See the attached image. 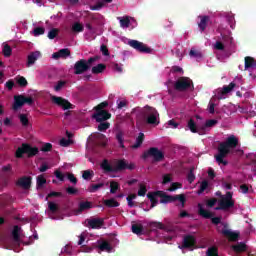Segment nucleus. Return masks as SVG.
<instances>
[{"instance_id": "1", "label": "nucleus", "mask_w": 256, "mask_h": 256, "mask_svg": "<svg viewBox=\"0 0 256 256\" xmlns=\"http://www.w3.org/2000/svg\"><path fill=\"white\" fill-rule=\"evenodd\" d=\"M217 123V120H207L205 123L203 122V119L199 116H196L195 118H191L188 122V129L192 133H199V135H203V131H206L209 129V127H215V124Z\"/></svg>"}, {"instance_id": "2", "label": "nucleus", "mask_w": 256, "mask_h": 256, "mask_svg": "<svg viewBox=\"0 0 256 256\" xmlns=\"http://www.w3.org/2000/svg\"><path fill=\"white\" fill-rule=\"evenodd\" d=\"M239 143V139L235 137L234 135H230L225 143H221L218 148V155L216 156V161H222L223 157H226L237 147Z\"/></svg>"}, {"instance_id": "3", "label": "nucleus", "mask_w": 256, "mask_h": 256, "mask_svg": "<svg viewBox=\"0 0 256 256\" xmlns=\"http://www.w3.org/2000/svg\"><path fill=\"white\" fill-rule=\"evenodd\" d=\"M101 169L104 173H119V171H125V169H129V171H133L135 169V164H127L125 161L118 162L115 166L109 164V161H103L100 164Z\"/></svg>"}, {"instance_id": "4", "label": "nucleus", "mask_w": 256, "mask_h": 256, "mask_svg": "<svg viewBox=\"0 0 256 256\" xmlns=\"http://www.w3.org/2000/svg\"><path fill=\"white\" fill-rule=\"evenodd\" d=\"M158 197H160V203L167 204V203H174V201H179L181 203L182 207H185V203L187 201V198L185 197V194H178V195H167L164 191L158 190L157 191Z\"/></svg>"}, {"instance_id": "5", "label": "nucleus", "mask_w": 256, "mask_h": 256, "mask_svg": "<svg viewBox=\"0 0 256 256\" xmlns=\"http://www.w3.org/2000/svg\"><path fill=\"white\" fill-rule=\"evenodd\" d=\"M37 153H39V148L31 144L24 143L17 148L15 156L17 159H22L23 155H27V157H35Z\"/></svg>"}, {"instance_id": "6", "label": "nucleus", "mask_w": 256, "mask_h": 256, "mask_svg": "<svg viewBox=\"0 0 256 256\" xmlns=\"http://www.w3.org/2000/svg\"><path fill=\"white\" fill-rule=\"evenodd\" d=\"M109 104L107 102H102L95 109L96 113L92 115V119H95L97 123H101L102 121H107V119H111V114L103 109L107 107Z\"/></svg>"}, {"instance_id": "7", "label": "nucleus", "mask_w": 256, "mask_h": 256, "mask_svg": "<svg viewBox=\"0 0 256 256\" xmlns=\"http://www.w3.org/2000/svg\"><path fill=\"white\" fill-rule=\"evenodd\" d=\"M144 115L146 118V123H148V125H159V112H157L155 108L146 106L144 110Z\"/></svg>"}, {"instance_id": "8", "label": "nucleus", "mask_w": 256, "mask_h": 256, "mask_svg": "<svg viewBox=\"0 0 256 256\" xmlns=\"http://www.w3.org/2000/svg\"><path fill=\"white\" fill-rule=\"evenodd\" d=\"M198 215L204 219H211L213 225H219L221 223V217H213V213L209 210H205L201 203L198 204Z\"/></svg>"}, {"instance_id": "9", "label": "nucleus", "mask_w": 256, "mask_h": 256, "mask_svg": "<svg viewBox=\"0 0 256 256\" xmlns=\"http://www.w3.org/2000/svg\"><path fill=\"white\" fill-rule=\"evenodd\" d=\"M237 85H241L240 77H236L234 82L230 83L229 86H225L222 90H218V93L221 94H216L217 99H225L227 97V93H231Z\"/></svg>"}, {"instance_id": "10", "label": "nucleus", "mask_w": 256, "mask_h": 256, "mask_svg": "<svg viewBox=\"0 0 256 256\" xmlns=\"http://www.w3.org/2000/svg\"><path fill=\"white\" fill-rule=\"evenodd\" d=\"M97 59H99V57L90 58L88 60V63L85 60H80V61L76 62L75 66H74L75 74L81 75V73H85V71H87V69H89V65H91V63H93V61H97Z\"/></svg>"}, {"instance_id": "11", "label": "nucleus", "mask_w": 256, "mask_h": 256, "mask_svg": "<svg viewBox=\"0 0 256 256\" xmlns=\"http://www.w3.org/2000/svg\"><path fill=\"white\" fill-rule=\"evenodd\" d=\"M244 69L245 71H249L250 73V77L251 79H256V59L251 57V56H247L244 59Z\"/></svg>"}, {"instance_id": "12", "label": "nucleus", "mask_w": 256, "mask_h": 256, "mask_svg": "<svg viewBox=\"0 0 256 256\" xmlns=\"http://www.w3.org/2000/svg\"><path fill=\"white\" fill-rule=\"evenodd\" d=\"M151 157L152 159H155V161H162L165 154H163V151L159 150L158 148H150L142 155V159H151Z\"/></svg>"}, {"instance_id": "13", "label": "nucleus", "mask_w": 256, "mask_h": 256, "mask_svg": "<svg viewBox=\"0 0 256 256\" xmlns=\"http://www.w3.org/2000/svg\"><path fill=\"white\" fill-rule=\"evenodd\" d=\"M33 103V98L31 97H25V96H15L14 97V105L13 109L14 111H17V109H21L22 105H31Z\"/></svg>"}, {"instance_id": "14", "label": "nucleus", "mask_w": 256, "mask_h": 256, "mask_svg": "<svg viewBox=\"0 0 256 256\" xmlns=\"http://www.w3.org/2000/svg\"><path fill=\"white\" fill-rule=\"evenodd\" d=\"M118 21L120 22V27L122 29H135L137 27V21H135V18L129 17V16H124V17H118Z\"/></svg>"}, {"instance_id": "15", "label": "nucleus", "mask_w": 256, "mask_h": 256, "mask_svg": "<svg viewBox=\"0 0 256 256\" xmlns=\"http://www.w3.org/2000/svg\"><path fill=\"white\" fill-rule=\"evenodd\" d=\"M235 207V200H226L221 198L218 202V206L215 208V211H229Z\"/></svg>"}, {"instance_id": "16", "label": "nucleus", "mask_w": 256, "mask_h": 256, "mask_svg": "<svg viewBox=\"0 0 256 256\" xmlns=\"http://www.w3.org/2000/svg\"><path fill=\"white\" fill-rule=\"evenodd\" d=\"M197 245V239L193 235H186L183 238L182 245L179 246V249H191L193 251V247Z\"/></svg>"}, {"instance_id": "17", "label": "nucleus", "mask_w": 256, "mask_h": 256, "mask_svg": "<svg viewBox=\"0 0 256 256\" xmlns=\"http://www.w3.org/2000/svg\"><path fill=\"white\" fill-rule=\"evenodd\" d=\"M128 45L136 51H140V53H151V49L148 48L143 42H139L137 40H129Z\"/></svg>"}, {"instance_id": "18", "label": "nucleus", "mask_w": 256, "mask_h": 256, "mask_svg": "<svg viewBox=\"0 0 256 256\" xmlns=\"http://www.w3.org/2000/svg\"><path fill=\"white\" fill-rule=\"evenodd\" d=\"M193 82L189 78H181L175 83V89L177 91H185V89H191Z\"/></svg>"}, {"instance_id": "19", "label": "nucleus", "mask_w": 256, "mask_h": 256, "mask_svg": "<svg viewBox=\"0 0 256 256\" xmlns=\"http://www.w3.org/2000/svg\"><path fill=\"white\" fill-rule=\"evenodd\" d=\"M90 139L95 140L96 145H99V147H105L107 145V137L99 132L91 134Z\"/></svg>"}, {"instance_id": "20", "label": "nucleus", "mask_w": 256, "mask_h": 256, "mask_svg": "<svg viewBox=\"0 0 256 256\" xmlns=\"http://www.w3.org/2000/svg\"><path fill=\"white\" fill-rule=\"evenodd\" d=\"M52 101L56 105H59V107H62V109H64V111L67 109H73V105L71 103H69V101H67L61 97L52 96Z\"/></svg>"}, {"instance_id": "21", "label": "nucleus", "mask_w": 256, "mask_h": 256, "mask_svg": "<svg viewBox=\"0 0 256 256\" xmlns=\"http://www.w3.org/2000/svg\"><path fill=\"white\" fill-rule=\"evenodd\" d=\"M87 223L90 229H101L105 225V220L103 218H92L87 219Z\"/></svg>"}, {"instance_id": "22", "label": "nucleus", "mask_w": 256, "mask_h": 256, "mask_svg": "<svg viewBox=\"0 0 256 256\" xmlns=\"http://www.w3.org/2000/svg\"><path fill=\"white\" fill-rule=\"evenodd\" d=\"M31 176H23L19 178L16 182L17 187H22V189H31Z\"/></svg>"}, {"instance_id": "23", "label": "nucleus", "mask_w": 256, "mask_h": 256, "mask_svg": "<svg viewBox=\"0 0 256 256\" xmlns=\"http://www.w3.org/2000/svg\"><path fill=\"white\" fill-rule=\"evenodd\" d=\"M159 197V194L157 191L154 192H148L147 198L150 200L151 206L150 209H153V207H157L159 200L157 199Z\"/></svg>"}, {"instance_id": "24", "label": "nucleus", "mask_w": 256, "mask_h": 256, "mask_svg": "<svg viewBox=\"0 0 256 256\" xmlns=\"http://www.w3.org/2000/svg\"><path fill=\"white\" fill-rule=\"evenodd\" d=\"M222 235H224V237H227L229 241H237V239H239V233L233 232L229 229L222 230Z\"/></svg>"}, {"instance_id": "25", "label": "nucleus", "mask_w": 256, "mask_h": 256, "mask_svg": "<svg viewBox=\"0 0 256 256\" xmlns=\"http://www.w3.org/2000/svg\"><path fill=\"white\" fill-rule=\"evenodd\" d=\"M69 55H71V52L69 51V49L65 48V49H61L59 52H55L54 54H52V58L66 59V57H69Z\"/></svg>"}, {"instance_id": "26", "label": "nucleus", "mask_w": 256, "mask_h": 256, "mask_svg": "<svg viewBox=\"0 0 256 256\" xmlns=\"http://www.w3.org/2000/svg\"><path fill=\"white\" fill-rule=\"evenodd\" d=\"M39 57H41V52H39V51L30 53L28 56L27 66L31 67V65H34L35 61H37V59H39Z\"/></svg>"}, {"instance_id": "27", "label": "nucleus", "mask_w": 256, "mask_h": 256, "mask_svg": "<svg viewBox=\"0 0 256 256\" xmlns=\"http://www.w3.org/2000/svg\"><path fill=\"white\" fill-rule=\"evenodd\" d=\"M89 209H93V203L89 201H82L79 203L78 213H83V211H87Z\"/></svg>"}, {"instance_id": "28", "label": "nucleus", "mask_w": 256, "mask_h": 256, "mask_svg": "<svg viewBox=\"0 0 256 256\" xmlns=\"http://www.w3.org/2000/svg\"><path fill=\"white\" fill-rule=\"evenodd\" d=\"M21 231V227L15 225L12 230V238L15 243H19L21 241V236L19 235Z\"/></svg>"}, {"instance_id": "29", "label": "nucleus", "mask_w": 256, "mask_h": 256, "mask_svg": "<svg viewBox=\"0 0 256 256\" xmlns=\"http://www.w3.org/2000/svg\"><path fill=\"white\" fill-rule=\"evenodd\" d=\"M105 187V183L101 182L98 184H90V187H88L89 193H97L99 189H103Z\"/></svg>"}, {"instance_id": "30", "label": "nucleus", "mask_w": 256, "mask_h": 256, "mask_svg": "<svg viewBox=\"0 0 256 256\" xmlns=\"http://www.w3.org/2000/svg\"><path fill=\"white\" fill-rule=\"evenodd\" d=\"M107 69V66L105 64H98L94 67H92V73L94 75H99V73H103Z\"/></svg>"}, {"instance_id": "31", "label": "nucleus", "mask_w": 256, "mask_h": 256, "mask_svg": "<svg viewBox=\"0 0 256 256\" xmlns=\"http://www.w3.org/2000/svg\"><path fill=\"white\" fill-rule=\"evenodd\" d=\"M98 249H100V251H107L108 253H111V250L113 249L111 247V244H109V242L107 241H102L99 245H98Z\"/></svg>"}, {"instance_id": "32", "label": "nucleus", "mask_w": 256, "mask_h": 256, "mask_svg": "<svg viewBox=\"0 0 256 256\" xmlns=\"http://www.w3.org/2000/svg\"><path fill=\"white\" fill-rule=\"evenodd\" d=\"M132 233L135 235H143V224H132Z\"/></svg>"}, {"instance_id": "33", "label": "nucleus", "mask_w": 256, "mask_h": 256, "mask_svg": "<svg viewBox=\"0 0 256 256\" xmlns=\"http://www.w3.org/2000/svg\"><path fill=\"white\" fill-rule=\"evenodd\" d=\"M233 250L236 253H243L247 251V245L245 243H239L233 246Z\"/></svg>"}, {"instance_id": "34", "label": "nucleus", "mask_w": 256, "mask_h": 256, "mask_svg": "<svg viewBox=\"0 0 256 256\" xmlns=\"http://www.w3.org/2000/svg\"><path fill=\"white\" fill-rule=\"evenodd\" d=\"M94 176H95V172H93V170H85L82 173V178L85 181H91V179H93Z\"/></svg>"}, {"instance_id": "35", "label": "nucleus", "mask_w": 256, "mask_h": 256, "mask_svg": "<svg viewBox=\"0 0 256 256\" xmlns=\"http://www.w3.org/2000/svg\"><path fill=\"white\" fill-rule=\"evenodd\" d=\"M205 256H219V249L217 248V246L209 247L206 251Z\"/></svg>"}, {"instance_id": "36", "label": "nucleus", "mask_w": 256, "mask_h": 256, "mask_svg": "<svg viewBox=\"0 0 256 256\" xmlns=\"http://www.w3.org/2000/svg\"><path fill=\"white\" fill-rule=\"evenodd\" d=\"M145 135L143 134V132H140L137 139H136V142L135 144L132 146L133 149H138V147L140 145H143V139H144Z\"/></svg>"}, {"instance_id": "37", "label": "nucleus", "mask_w": 256, "mask_h": 256, "mask_svg": "<svg viewBox=\"0 0 256 256\" xmlns=\"http://www.w3.org/2000/svg\"><path fill=\"white\" fill-rule=\"evenodd\" d=\"M104 205L106 207H119V202H117V200H115L114 198L106 199L104 200Z\"/></svg>"}, {"instance_id": "38", "label": "nucleus", "mask_w": 256, "mask_h": 256, "mask_svg": "<svg viewBox=\"0 0 256 256\" xmlns=\"http://www.w3.org/2000/svg\"><path fill=\"white\" fill-rule=\"evenodd\" d=\"M209 21V17L207 16H203L201 17V21L198 24V27L201 31H205L206 27H207V22Z\"/></svg>"}, {"instance_id": "39", "label": "nucleus", "mask_w": 256, "mask_h": 256, "mask_svg": "<svg viewBox=\"0 0 256 256\" xmlns=\"http://www.w3.org/2000/svg\"><path fill=\"white\" fill-rule=\"evenodd\" d=\"M19 119H20V123H22L23 127H27L29 125V115L20 114Z\"/></svg>"}, {"instance_id": "40", "label": "nucleus", "mask_w": 256, "mask_h": 256, "mask_svg": "<svg viewBox=\"0 0 256 256\" xmlns=\"http://www.w3.org/2000/svg\"><path fill=\"white\" fill-rule=\"evenodd\" d=\"M83 24L79 23V22H75L73 25H72V31L74 33H81L83 31Z\"/></svg>"}, {"instance_id": "41", "label": "nucleus", "mask_w": 256, "mask_h": 256, "mask_svg": "<svg viewBox=\"0 0 256 256\" xmlns=\"http://www.w3.org/2000/svg\"><path fill=\"white\" fill-rule=\"evenodd\" d=\"M181 187H183L182 183L173 182L168 188V191H170V193H173V191H177V189H181Z\"/></svg>"}, {"instance_id": "42", "label": "nucleus", "mask_w": 256, "mask_h": 256, "mask_svg": "<svg viewBox=\"0 0 256 256\" xmlns=\"http://www.w3.org/2000/svg\"><path fill=\"white\" fill-rule=\"evenodd\" d=\"M46 183H47V179H45L43 175H39L37 177L36 185L38 189L43 187V185H45Z\"/></svg>"}, {"instance_id": "43", "label": "nucleus", "mask_w": 256, "mask_h": 256, "mask_svg": "<svg viewBox=\"0 0 256 256\" xmlns=\"http://www.w3.org/2000/svg\"><path fill=\"white\" fill-rule=\"evenodd\" d=\"M147 195V186L145 184L139 185L138 197H145Z\"/></svg>"}, {"instance_id": "44", "label": "nucleus", "mask_w": 256, "mask_h": 256, "mask_svg": "<svg viewBox=\"0 0 256 256\" xmlns=\"http://www.w3.org/2000/svg\"><path fill=\"white\" fill-rule=\"evenodd\" d=\"M208 187H209V182H207V180L202 181L200 184V188L198 190V195H201L202 193H204L205 189H207Z\"/></svg>"}, {"instance_id": "45", "label": "nucleus", "mask_w": 256, "mask_h": 256, "mask_svg": "<svg viewBox=\"0 0 256 256\" xmlns=\"http://www.w3.org/2000/svg\"><path fill=\"white\" fill-rule=\"evenodd\" d=\"M165 127L166 129H177V127H179V123L175 122V120H169Z\"/></svg>"}, {"instance_id": "46", "label": "nucleus", "mask_w": 256, "mask_h": 256, "mask_svg": "<svg viewBox=\"0 0 256 256\" xmlns=\"http://www.w3.org/2000/svg\"><path fill=\"white\" fill-rule=\"evenodd\" d=\"M193 171H195V167L190 168V171L187 175V181L188 183H193V181H195V174L193 173Z\"/></svg>"}, {"instance_id": "47", "label": "nucleus", "mask_w": 256, "mask_h": 256, "mask_svg": "<svg viewBox=\"0 0 256 256\" xmlns=\"http://www.w3.org/2000/svg\"><path fill=\"white\" fill-rule=\"evenodd\" d=\"M2 53L4 57H11V53H12L11 47L7 44H4Z\"/></svg>"}, {"instance_id": "48", "label": "nucleus", "mask_w": 256, "mask_h": 256, "mask_svg": "<svg viewBox=\"0 0 256 256\" xmlns=\"http://www.w3.org/2000/svg\"><path fill=\"white\" fill-rule=\"evenodd\" d=\"M150 227L152 229H161V230H165V225L161 222H151L150 223Z\"/></svg>"}, {"instance_id": "49", "label": "nucleus", "mask_w": 256, "mask_h": 256, "mask_svg": "<svg viewBox=\"0 0 256 256\" xmlns=\"http://www.w3.org/2000/svg\"><path fill=\"white\" fill-rule=\"evenodd\" d=\"M45 33V28L43 27H37L32 31V35L34 37H39V35H43Z\"/></svg>"}, {"instance_id": "50", "label": "nucleus", "mask_w": 256, "mask_h": 256, "mask_svg": "<svg viewBox=\"0 0 256 256\" xmlns=\"http://www.w3.org/2000/svg\"><path fill=\"white\" fill-rule=\"evenodd\" d=\"M119 190V183L112 181L110 183V193L115 194Z\"/></svg>"}, {"instance_id": "51", "label": "nucleus", "mask_w": 256, "mask_h": 256, "mask_svg": "<svg viewBox=\"0 0 256 256\" xmlns=\"http://www.w3.org/2000/svg\"><path fill=\"white\" fill-rule=\"evenodd\" d=\"M48 209L52 213H57V211H59V206L54 202H48Z\"/></svg>"}, {"instance_id": "52", "label": "nucleus", "mask_w": 256, "mask_h": 256, "mask_svg": "<svg viewBox=\"0 0 256 256\" xmlns=\"http://www.w3.org/2000/svg\"><path fill=\"white\" fill-rule=\"evenodd\" d=\"M16 81H17L18 85H20L21 87H26V85H27V79H25V77H23V76L17 77Z\"/></svg>"}, {"instance_id": "53", "label": "nucleus", "mask_w": 256, "mask_h": 256, "mask_svg": "<svg viewBox=\"0 0 256 256\" xmlns=\"http://www.w3.org/2000/svg\"><path fill=\"white\" fill-rule=\"evenodd\" d=\"M54 175L56 178H58L59 181H65V174H63V172H61L60 170H56L54 172Z\"/></svg>"}, {"instance_id": "54", "label": "nucleus", "mask_w": 256, "mask_h": 256, "mask_svg": "<svg viewBox=\"0 0 256 256\" xmlns=\"http://www.w3.org/2000/svg\"><path fill=\"white\" fill-rule=\"evenodd\" d=\"M59 33L58 29H52L48 33V39H55L57 37V34Z\"/></svg>"}, {"instance_id": "55", "label": "nucleus", "mask_w": 256, "mask_h": 256, "mask_svg": "<svg viewBox=\"0 0 256 256\" xmlns=\"http://www.w3.org/2000/svg\"><path fill=\"white\" fill-rule=\"evenodd\" d=\"M190 57H196L197 59H201V57H203V55H201V52L192 49L190 50Z\"/></svg>"}, {"instance_id": "56", "label": "nucleus", "mask_w": 256, "mask_h": 256, "mask_svg": "<svg viewBox=\"0 0 256 256\" xmlns=\"http://www.w3.org/2000/svg\"><path fill=\"white\" fill-rule=\"evenodd\" d=\"M111 125L109 124V122H104V123H101L99 126H98V130L99 131H107V129H109Z\"/></svg>"}, {"instance_id": "57", "label": "nucleus", "mask_w": 256, "mask_h": 256, "mask_svg": "<svg viewBox=\"0 0 256 256\" xmlns=\"http://www.w3.org/2000/svg\"><path fill=\"white\" fill-rule=\"evenodd\" d=\"M67 179L70 181V183H73V185H77V177H75L74 174L68 173Z\"/></svg>"}, {"instance_id": "58", "label": "nucleus", "mask_w": 256, "mask_h": 256, "mask_svg": "<svg viewBox=\"0 0 256 256\" xmlns=\"http://www.w3.org/2000/svg\"><path fill=\"white\" fill-rule=\"evenodd\" d=\"M116 139H117V141L119 143V146L120 147H124V145H123V132H118L116 134Z\"/></svg>"}, {"instance_id": "59", "label": "nucleus", "mask_w": 256, "mask_h": 256, "mask_svg": "<svg viewBox=\"0 0 256 256\" xmlns=\"http://www.w3.org/2000/svg\"><path fill=\"white\" fill-rule=\"evenodd\" d=\"M66 193H68V195H77V193H79V190L77 188L68 187L66 188Z\"/></svg>"}, {"instance_id": "60", "label": "nucleus", "mask_w": 256, "mask_h": 256, "mask_svg": "<svg viewBox=\"0 0 256 256\" xmlns=\"http://www.w3.org/2000/svg\"><path fill=\"white\" fill-rule=\"evenodd\" d=\"M51 149H53V145H51V143H45L42 146L41 151H43L44 153H47V151H51Z\"/></svg>"}, {"instance_id": "61", "label": "nucleus", "mask_w": 256, "mask_h": 256, "mask_svg": "<svg viewBox=\"0 0 256 256\" xmlns=\"http://www.w3.org/2000/svg\"><path fill=\"white\" fill-rule=\"evenodd\" d=\"M60 145L62 147H69V145H71V139H65V138H62L60 140Z\"/></svg>"}, {"instance_id": "62", "label": "nucleus", "mask_w": 256, "mask_h": 256, "mask_svg": "<svg viewBox=\"0 0 256 256\" xmlns=\"http://www.w3.org/2000/svg\"><path fill=\"white\" fill-rule=\"evenodd\" d=\"M217 204V198H212L207 200L206 205L207 207H215V205Z\"/></svg>"}, {"instance_id": "63", "label": "nucleus", "mask_w": 256, "mask_h": 256, "mask_svg": "<svg viewBox=\"0 0 256 256\" xmlns=\"http://www.w3.org/2000/svg\"><path fill=\"white\" fill-rule=\"evenodd\" d=\"M51 197H63V193L61 192H50L48 195H47V199L51 198Z\"/></svg>"}, {"instance_id": "64", "label": "nucleus", "mask_w": 256, "mask_h": 256, "mask_svg": "<svg viewBox=\"0 0 256 256\" xmlns=\"http://www.w3.org/2000/svg\"><path fill=\"white\" fill-rule=\"evenodd\" d=\"M221 199H226L228 201H234L233 200V192H226L225 196H221Z\"/></svg>"}]
</instances>
